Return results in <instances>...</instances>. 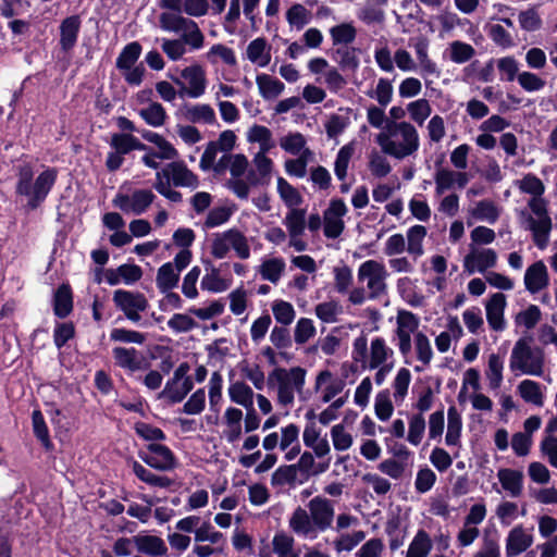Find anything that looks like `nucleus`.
<instances>
[{
    "label": "nucleus",
    "instance_id": "nucleus-4",
    "mask_svg": "<svg viewBox=\"0 0 557 557\" xmlns=\"http://www.w3.org/2000/svg\"><path fill=\"white\" fill-rule=\"evenodd\" d=\"M307 371L301 367L275 368L268 376L269 385L276 391V403L289 409L297 394H301L306 384Z\"/></svg>",
    "mask_w": 557,
    "mask_h": 557
},
{
    "label": "nucleus",
    "instance_id": "nucleus-25",
    "mask_svg": "<svg viewBox=\"0 0 557 557\" xmlns=\"http://www.w3.org/2000/svg\"><path fill=\"white\" fill-rule=\"evenodd\" d=\"M503 208L491 199H482L473 202L467 210L468 213V225L473 222H485L487 224H495Z\"/></svg>",
    "mask_w": 557,
    "mask_h": 557
},
{
    "label": "nucleus",
    "instance_id": "nucleus-29",
    "mask_svg": "<svg viewBox=\"0 0 557 557\" xmlns=\"http://www.w3.org/2000/svg\"><path fill=\"white\" fill-rule=\"evenodd\" d=\"M523 283L530 294H537L548 286L549 274L544 261H535L527 268Z\"/></svg>",
    "mask_w": 557,
    "mask_h": 557
},
{
    "label": "nucleus",
    "instance_id": "nucleus-42",
    "mask_svg": "<svg viewBox=\"0 0 557 557\" xmlns=\"http://www.w3.org/2000/svg\"><path fill=\"white\" fill-rule=\"evenodd\" d=\"M330 436L332 446L336 451H346L354 445V435L351 430L344 422L334 424L330 429Z\"/></svg>",
    "mask_w": 557,
    "mask_h": 557
},
{
    "label": "nucleus",
    "instance_id": "nucleus-8",
    "mask_svg": "<svg viewBox=\"0 0 557 557\" xmlns=\"http://www.w3.org/2000/svg\"><path fill=\"white\" fill-rule=\"evenodd\" d=\"M169 77L180 88L181 98L199 99L209 85L207 71L199 63L176 67L175 74H170Z\"/></svg>",
    "mask_w": 557,
    "mask_h": 557
},
{
    "label": "nucleus",
    "instance_id": "nucleus-62",
    "mask_svg": "<svg viewBox=\"0 0 557 557\" xmlns=\"http://www.w3.org/2000/svg\"><path fill=\"white\" fill-rule=\"evenodd\" d=\"M355 152V143H348L344 145L337 152L335 162H334V172L336 177L339 181H344L347 176V170L349 166V162Z\"/></svg>",
    "mask_w": 557,
    "mask_h": 557
},
{
    "label": "nucleus",
    "instance_id": "nucleus-59",
    "mask_svg": "<svg viewBox=\"0 0 557 557\" xmlns=\"http://www.w3.org/2000/svg\"><path fill=\"white\" fill-rule=\"evenodd\" d=\"M283 224L288 235H302L306 228V210L295 208L286 213Z\"/></svg>",
    "mask_w": 557,
    "mask_h": 557
},
{
    "label": "nucleus",
    "instance_id": "nucleus-56",
    "mask_svg": "<svg viewBox=\"0 0 557 557\" xmlns=\"http://www.w3.org/2000/svg\"><path fill=\"white\" fill-rule=\"evenodd\" d=\"M446 53L451 62L462 64L475 55V50L470 44L454 40L448 45Z\"/></svg>",
    "mask_w": 557,
    "mask_h": 557
},
{
    "label": "nucleus",
    "instance_id": "nucleus-23",
    "mask_svg": "<svg viewBox=\"0 0 557 557\" xmlns=\"http://www.w3.org/2000/svg\"><path fill=\"white\" fill-rule=\"evenodd\" d=\"M156 176L168 178L175 187L195 189L199 185L197 175L194 174L182 161L169 163L161 171H158Z\"/></svg>",
    "mask_w": 557,
    "mask_h": 557
},
{
    "label": "nucleus",
    "instance_id": "nucleus-28",
    "mask_svg": "<svg viewBox=\"0 0 557 557\" xmlns=\"http://www.w3.org/2000/svg\"><path fill=\"white\" fill-rule=\"evenodd\" d=\"M506 306L507 299L503 293L493 294L485 304L487 323L495 332H503L506 329Z\"/></svg>",
    "mask_w": 557,
    "mask_h": 557
},
{
    "label": "nucleus",
    "instance_id": "nucleus-40",
    "mask_svg": "<svg viewBox=\"0 0 557 557\" xmlns=\"http://www.w3.org/2000/svg\"><path fill=\"white\" fill-rule=\"evenodd\" d=\"M256 84L264 100L276 99L285 89V85L280 79L265 73L257 75Z\"/></svg>",
    "mask_w": 557,
    "mask_h": 557
},
{
    "label": "nucleus",
    "instance_id": "nucleus-61",
    "mask_svg": "<svg viewBox=\"0 0 557 557\" xmlns=\"http://www.w3.org/2000/svg\"><path fill=\"white\" fill-rule=\"evenodd\" d=\"M280 146L284 151L294 156H300L305 153V150H310L307 148L305 136L298 132L288 133L281 137Z\"/></svg>",
    "mask_w": 557,
    "mask_h": 557
},
{
    "label": "nucleus",
    "instance_id": "nucleus-3",
    "mask_svg": "<svg viewBox=\"0 0 557 557\" xmlns=\"http://www.w3.org/2000/svg\"><path fill=\"white\" fill-rule=\"evenodd\" d=\"M58 176V171L53 168L44 170L35 181L34 171L29 164L18 168L16 193L27 198V205L30 208H37L48 196L53 187Z\"/></svg>",
    "mask_w": 557,
    "mask_h": 557
},
{
    "label": "nucleus",
    "instance_id": "nucleus-31",
    "mask_svg": "<svg viewBox=\"0 0 557 557\" xmlns=\"http://www.w3.org/2000/svg\"><path fill=\"white\" fill-rule=\"evenodd\" d=\"M502 488L511 497H519L523 491V473L520 470L502 468L497 471Z\"/></svg>",
    "mask_w": 557,
    "mask_h": 557
},
{
    "label": "nucleus",
    "instance_id": "nucleus-13",
    "mask_svg": "<svg viewBox=\"0 0 557 557\" xmlns=\"http://www.w3.org/2000/svg\"><path fill=\"white\" fill-rule=\"evenodd\" d=\"M141 136L147 141L154 145V148L146 146V149H141V151H145V154L141 157V162L146 166L156 170L160 165L159 160H174L177 158V150L160 134L145 131Z\"/></svg>",
    "mask_w": 557,
    "mask_h": 557
},
{
    "label": "nucleus",
    "instance_id": "nucleus-10",
    "mask_svg": "<svg viewBox=\"0 0 557 557\" xmlns=\"http://www.w3.org/2000/svg\"><path fill=\"white\" fill-rule=\"evenodd\" d=\"M299 435V426L295 423H288L278 431L267 434L262 440V447L265 451H273L278 448L284 453L286 461H293L301 451Z\"/></svg>",
    "mask_w": 557,
    "mask_h": 557
},
{
    "label": "nucleus",
    "instance_id": "nucleus-43",
    "mask_svg": "<svg viewBox=\"0 0 557 557\" xmlns=\"http://www.w3.org/2000/svg\"><path fill=\"white\" fill-rule=\"evenodd\" d=\"M200 285L205 290L211 293H223L231 287L232 281L223 277L219 269L210 267L206 270V274L202 276Z\"/></svg>",
    "mask_w": 557,
    "mask_h": 557
},
{
    "label": "nucleus",
    "instance_id": "nucleus-7",
    "mask_svg": "<svg viewBox=\"0 0 557 557\" xmlns=\"http://www.w3.org/2000/svg\"><path fill=\"white\" fill-rule=\"evenodd\" d=\"M231 251L242 260L249 259L251 256L249 238L236 227L212 234L210 253L213 258L225 259Z\"/></svg>",
    "mask_w": 557,
    "mask_h": 557
},
{
    "label": "nucleus",
    "instance_id": "nucleus-50",
    "mask_svg": "<svg viewBox=\"0 0 557 557\" xmlns=\"http://www.w3.org/2000/svg\"><path fill=\"white\" fill-rule=\"evenodd\" d=\"M297 467L301 472L319 475L326 472L330 468V460L315 461V456L309 450L300 453L298 456Z\"/></svg>",
    "mask_w": 557,
    "mask_h": 557
},
{
    "label": "nucleus",
    "instance_id": "nucleus-27",
    "mask_svg": "<svg viewBox=\"0 0 557 557\" xmlns=\"http://www.w3.org/2000/svg\"><path fill=\"white\" fill-rule=\"evenodd\" d=\"M288 527L296 535L307 540H314L320 533L313 523L310 512L300 506L290 515Z\"/></svg>",
    "mask_w": 557,
    "mask_h": 557
},
{
    "label": "nucleus",
    "instance_id": "nucleus-1",
    "mask_svg": "<svg viewBox=\"0 0 557 557\" xmlns=\"http://www.w3.org/2000/svg\"><path fill=\"white\" fill-rule=\"evenodd\" d=\"M351 358L363 370L375 371L373 380L377 386L384 384L395 368V352L385 338L376 336L368 345V338L360 334L352 342Z\"/></svg>",
    "mask_w": 557,
    "mask_h": 557
},
{
    "label": "nucleus",
    "instance_id": "nucleus-46",
    "mask_svg": "<svg viewBox=\"0 0 557 557\" xmlns=\"http://www.w3.org/2000/svg\"><path fill=\"white\" fill-rule=\"evenodd\" d=\"M272 550L276 557H299L295 540L286 532H276L272 539Z\"/></svg>",
    "mask_w": 557,
    "mask_h": 557
},
{
    "label": "nucleus",
    "instance_id": "nucleus-21",
    "mask_svg": "<svg viewBox=\"0 0 557 557\" xmlns=\"http://www.w3.org/2000/svg\"><path fill=\"white\" fill-rule=\"evenodd\" d=\"M344 379L338 377L330 370H321L314 379L313 389L319 395L322 403H331L345 388Z\"/></svg>",
    "mask_w": 557,
    "mask_h": 557
},
{
    "label": "nucleus",
    "instance_id": "nucleus-55",
    "mask_svg": "<svg viewBox=\"0 0 557 557\" xmlns=\"http://www.w3.org/2000/svg\"><path fill=\"white\" fill-rule=\"evenodd\" d=\"M495 515L502 525L508 527L520 516H525V509L520 511L517 503L503 500L497 505Z\"/></svg>",
    "mask_w": 557,
    "mask_h": 557
},
{
    "label": "nucleus",
    "instance_id": "nucleus-44",
    "mask_svg": "<svg viewBox=\"0 0 557 557\" xmlns=\"http://www.w3.org/2000/svg\"><path fill=\"white\" fill-rule=\"evenodd\" d=\"M447 432L445 444L450 447H460V437L462 431V419L455 407H450L447 412Z\"/></svg>",
    "mask_w": 557,
    "mask_h": 557
},
{
    "label": "nucleus",
    "instance_id": "nucleus-53",
    "mask_svg": "<svg viewBox=\"0 0 557 557\" xmlns=\"http://www.w3.org/2000/svg\"><path fill=\"white\" fill-rule=\"evenodd\" d=\"M180 280V273L175 270L174 264L171 262L161 265L157 273V286L162 293L173 289Z\"/></svg>",
    "mask_w": 557,
    "mask_h": 557
},
{
    "label": "nucleus",
    "instance_id": "nucleus-5",
    "mask_svg": "<svg viewBox=\"0 0 557 557\" xmlns=\"http://www.w3.org/2000/svg\"><path fill=\"white\" fill-rule=\"evenodd\" d=\"M545 355L541 348L532 347L527 338H519L509 356V370L516 376H542L544 373Z\"/></svg>",
    "mask_w": 557,
    "mask_h": 557
},
{
    "label": "nucleus",
    "instance_id": "nucleus-17",
    "mask_svg": "<svg viewBox=\"0 0 557 557\" xmlns=\"http://www.w3.org/2000/svg\"><path fill=\"white\" fill-rule=\"evenodd\" d=\"M348 207L342 199H332L323 212V234L326 238H338L345 230L344 218Z\"/></svg>",
    "mask_w": 557,
    "mask_h": 557
},
{
    "label": "nucleus",
    "instance_id": "nucleus-15",
    "mask_svg": "<svg viewBox=\"0 0 557 557\" xmlns=\"http://www.w3.org/2000/svg\"><path fill=\"white\" fill-rule=\"evenodd\" d=\"M189 364L186 362L181 363L174 371L172 379H170L163 391L160 393L161 398H166L171 403H180L193 389V380L188 375Z\"/></svg>",
    "mask_w": 557,
    "mask_h": 557
},
{
    "label": "nucleus",
    "instance_id": "nucleus-9",
    "mask_svg": "<svg viewBox=\"0 0 557 557\" xmlns=\"http://www.w3.org/2000/svg\"><path fill=\"white\" fill-rule=\"evenodd\" d=\"M160 27L170 33L180 34L188 42L190 50H199L205 45V36L198 24L180 12H162Z\"/></svg>",
    "mask_w": 557,
    "mask_h": 557
},
{
    "label": "nucleus",
    "instance_id": "nucleus-26",
    "mask_svg": "<svg viewBox=\"0 0 557 557\" xmlns=\"http://www.w3.org/2000/svg\"><path fill=\"white\" fill-rule=\"evenodd\" d=\"M307 507L314 525H317L320 532L327 530L332 525L334 507L327 498L315 496L309 500Z\"/></svg>",
    "mask_w": 557,
    "mask_h": 557
},
{
    "label": "nucleus",
    "instance_id": "nucleus-34",
    "mask_svg": "<svg viewBox=\"0 0 557 557\" xmlns=\"http://www.w3.org/2000/svg\"><path fill=\"white\" fill-rule=\"evenodd\" d=\"M544 391L539 382L524 379L517 385V392L519 396L528 404L534 405L536 407H542L544 405Z\"/></svg>",
    "mask_w": 557,
    "mask_h": 557
},
{
    "label": "nucleus",
    "instance_id": "nucleus-37",
    "mask_svg": "<svg viewBox=\"0 0 557 557\" xmlns=\"http://www.w3.org/2000/svg\"><path fill=\"white\" fill-rule=\"evenodd\" d=\"M227 395L232 403L245 409L253 407L255 393L252 388L243 381H235L228 385Z\"/></svg>",
    "mask_w": 557,
    "mask_h": 557
},
{
    "label": "nucleus",
    "instance_id": "nucleus-11",
    "mask_svg": "<svg viewBox=\"0 0 557 557\" xmlns=\"http://www.w3.org/2000/svg\"><path fill=\"white\" fill-rule=\"evenodd\" d=\"M357 276L358 281L366 285L369 298H379L386 293L388 272L383 262L374 259L362 262Z\"/></svg>",
    "mask_w": 557,
    "mask_h": 557
},
{
    "label": "nucleus",
    "instance_id": "nucleus-38",
    "mask_svg": "<svg viewBox=\"0 0 557 557\" xmlns=\"http://www.w3.org/2000/svg\"><path fill=\"white\" fill-rule=\"evenodd\" d=\"M81 28V18L72 15L62 21L60 25V45L65 51L72 49L76 41Z\"/></svg>",
    "mask_w": 557,
    "mask_h": 557
},
{
    "label": "nucleus",
    "instance_id": "nucleus-57",
    "mask_svg": "<svg viewBox=\"0 0 557 557\" xmlns=\"http://www.w3.org/2000/svg\"><path fill=\"white\" fill-rule=\"evenodd\" d=\"M411 372L407 368L398 369L393 383V397L395 403L401 404L408 395L409 386L411 383Z\"/></svg>",
    "mask_w": 557,
    "mask_h": 557
},
{
    "label": "nucleus",
    "instance_id": "nucleus-39",
    "mask_svg": "<svg viewBox=\"0 0 557 557\" xmlns=\"http://www.w3.org/2000/svg\"><path fill=\"white\" fill-rule=\"evenodd\" d=\"M428 231L423 225H413L406 232V246L407 252L417 260L424 253L423 242L426 237Z\"/></svg>",
    "mask_w": 557,
    "mask_h": 557
},
{
    "label": "nucleus",
    "instance_id": "nucleus-20",
    "mask_svg": "<svg viewBox=\"0 0 557 557\" xmlns=\"http://www.w3.org/2000/svg\"><path fill=\"white\" fill-rule=\"evenodd\" d=\"M243 420L242 409L234 406L226 407L220 422L221 438L231 445L239 442L244 434Z\"/></svg>",
    "mask_w": 557,
    "mask_h": 557
},
{
    "label": "nucleus",
    "instance_id": "nucleus-58",
    "mask_svg": "<svg viewBox=\"0 0 557 557\" xmlns=\"http://www.w3.org/2000/svg\"><path fill=\"white\" fill-rule=\"evenodd\" d=\"M406 111L409 115V119L413 123L421 126L431 116L432 107L429 100L420 98L409 102L406 106Z\"/></svg>",
    "mask_w": 557,
    "mask_h": 557
},
{
    "label": "nucleus",
    "instance_id": "nucleus-51",
    "mask_svg": "<svg viewBox=\"0 0 557 557\" xmlns=\"http://www.w3.org/2000/svg\"><path fill=\"white\" fill-rule=\"evenodd\" d=\"M350 113L349 109H339L337 113L332 114L327 119L324 126L330 138L339 136L349 126L351 122Z\"/></svg>",
    "mask_w": 557,
    "mask_h": 557
},
{
    "label": "nucleus",
    "instance_id": "nucleus-22",
    "mask_svg": "<svg viewBox=\"0 0 557 557\" xmlns=\"http://www.w3.org/2000/svg\"><path fill=\"white\" fill-rule=\"evenodd\" d=\"M141 459L151 468L159 471H169L176 467L173 451L162 443H150L147 450L140 454Z\"/></svg>",
    "mask_w": 557,
    "mask_h": 557
},
{
    "label": "nucleus",
    "instance_id": "nucleus-36",
    "mask_svg": "<svg viewBox=\"0 0 557 557\" xmlns=\"http://www.w3.org/2000/svg\"><path fill=\"white\" fill-rule=\"evenodd\" d=\"M505 361L504 357L498 354H491L487 359L485 369V379L491 389H498L504 381Z\"/></svg>",
    "mask_w": 557,
    "mask_h": 557
},
{
    "label": "nucleus",
    "instance_id": "nucleus-41",
    "mask_svg": "<svg viewBox=\"0 0 557 557\" xmlns=\"http://www.w3.org/2000/svg\"><path fill=\"white\" fill-rule=\"evenodd\" d=\"M417 64L421 74L433 75L437 74V65L429 55V41L425 38H418L413 44Z\"/></svg>",
    "mask_w": 557,
    "mask_h": 557
},
{
    "label": "nucleus",
    "instance_id": "nucleus-30",
    "mask_svg": "<svg viewBox=\"0 0 557 557\" xmlns=\"http://www.w3.org/2000/svg\"><path fill=\"white\" fill-rule=\"evenodd\" d=\"M112 355L115 364L129 374L145 369V359L135 348L115 347Z\"/></svg>",
    "mask_w": 557,
    "mask_h": 557
},
{
    "label": "nucleus",
    "instance_id": "nucleus-63",
    "mask_svg": "<svg viewBox=\"0 0 557 557\" xmlns=\"http://www.w3.org/2000/svg\"><path fill=\"white\" fill-rule=\"evenodd\" d=\"M206 58L211 64H215L218 61H221L226 65L234 66L237 63L234 50L222 44L213 45L206 53Z\"/></svg>",
    "mask_w": 557,
    "mask_h": 557
},
{
    "label": "nucleus",
    "instance_id": "nucleus-35",
    "mask_svg": "<svg viewBox=\"0 0 557 557\" xmlns=\"http://www.w3.org/2000/svg\"><path fill=\"white\" fill-rule=\"evenodd\" d=\"M246 139L250 144H258V152H269L275 147L271 129L263 125L253 124L250 126L247 129Z\"/></svg>",
    "mask_w": 557,
    "mask_h": 557
},
{
    "label": "nucleus",
    "instance_id": "nucleus-14",
    "mask_svg": "<svg viewBox=\"0 0 557 557\" xmlns=\"http://www.w3.org/2000/svg\"><path fill=\"white\" fill-rule=\"evenodd\" d=\"M498 261L497 252L492 248L481 246H469V251L463 258L462 268L469 275L474 273H487L496 267Z\"/></svg>",
    "mask_w": 557,
    "mask_h": 557
},
{
    "label": "nucleus",
    "instance_id": "nucleus-52",
    "mask_svg": "<svg viewBox=\"0 0 557 557\" xmlns=\"http://www.w3.org/2000/svg\"><path fill=\"white\" fill-rule=\"evenodd\" d=\"M138 115L150 126L160 127L166 120V112L163 106L157 101L149 102L139 109Z\"/></svg>",
    "mask_w": 557,
    "mask_h": 557
},
{
    "label": "nucleus",
    "instance_id": "nucleus-19",
    "mask_svg": "<svg viewBox=\"0 0 557 557\" xmlns=\"http://www.w3.org/2000/svg\"><path fill=\"white\" fill-rule=\"evenodd\" d=\"M471 180L466 171H456L447 166H436L434 173L435 195L442 196L455 188H465Z\"/></svg>",
    "mask_w": 557,
    "mask_h": 557
},
{
    "label": "nucleus",
    "instance_id": "nucleus-33",
    "mask_svg": "<svg viewBox=\"0 0 557 557\" xmlns=\"http://www.w3.org/2000/svg\"><path fill=\"white\" fill-rule=\"evenodd\" d=\"M246 57L257 66L265 67L271 61V46L264 38H256L248 44Z\"/></svg>",
    "mask_w": 557,
    "mask_h": 557
},
{
    "label": "nucleus",
    "instance_id": "nucleus-24",
    "mask_svg": "<svg viewBox=\"0 0 557 557\" xmlns=\"http://www.w3.org/2000/svg\"><path fill=\"white\" fill-rule=\"evenodd\" d=\"M534 542L532 529L522 524L515 525L505 540V552L507 557H516L529 549Z\"/></svg>",
    "mask_w": 557,
    "mask_h": 557
},
{
    "label": "nucleus",
    "instance_id": "nucleus-54",
    "mask_svg": "<svg viewBox=\"0 0 557 557\" xmlns=\"http://www.w3.org/2000/svg\"><path fill=\"white\" fill-rule=\"evenodd\" d=\"M432 546L430 535L424 530H419L408 546L406 557H428Z\"/></svg>",
    "mask_w": 557,
    "mask_h": 557
},
{
    "label": "nucleus",
    "instance_id": "nucleus-45",
    "mask_svg": "<svg viewBox=\"0 0 557 557\" xmlns=\"http://www.w3.org/2000/svg\"><path fill=\"white\" fill-rule=\"evenodd\" d=\"M185 117L191 123L214 124L216 116L213 108L208 103H196L185 108Z\"/></svg>",
    "mask_w": 557,
    "mask_h": 557
},
{
    "label": "nucleus",
    "instance_id": "nucleus-6",
    "mask_svg": "<svg viewBox=\"0 0 557 557\" xmlns=\"http://www.w3.org/2000/svg\"><path fill=\"white\" fill-rule=\"evenodd\" d=\"M524 227L532 234L534 245L544 250L549 244L553 221L547 210V202L543 198H531L528 210L522 212Z\"/></svg>",
    "mask_w": 557,
    "mask_h": 557
},
{
    "label": "nucleus",
    "instance_id": "nucleus-32",
    "mask_svg": "<svg viewBox=\"0 0 557 557\" xmlns=\"http://www.w3.org/2000/svg\"><path fill=\"white\" fill-rule=\"evenodd\" d=\"M135 544H137V552L139 554L149 557H163L168 553L164 541L157 535L139 533L136 535Z\"/></svg>",
    "mask_w": 557,
    "mask_h": 557
},
{
    "label": "nucleus",
    "instance_id": "nucleus-49",
    "mask_svg": "<svg viewBox=\"0 0 557 557\" xmlns=\"http://www.w3.org/2000/svg\"><path fill=\"white\" fill-rule=\"evenodd\" d=\"M110 146L115 151L126 154L133 150L146 149V145L138 138L126 133H114L111 135Z\"/></svg>",
    "mask_w": 557,
    "mask_h": 557
},
{
    "label": "nucleus",
    "instance_id": "nucleus-60",
    "mask_svg": "<svg viewBox=\"0 0 557 557\" xmlns=\"http://www.w3.org/2000/svg\"><path fill=\"white\" fill-rule=\"evenodd\" d=\"M425 433V419L421 413H413L408 418L407 442L412 446H419Z\"/></svg>",
    "mask_w": 557,
    "mask_h": 557
},
{
    "label": "nucleus",
    "instance_id": "nucleus-2",
    "mask_svg": "<svg viewBox=\"0 0 557 557\" xmlns=\"http://www.w3.org/2000/svg\"><path fill=\"white\" fill-rule=\"evenodd\" d=\"M375 141L383 153L398 160L414 156L420 148L419 132L407 121L388 122L375 136Z\"/></svg>",
    "mask_w": 557,
    "mask_h": 557
},
{
    "label": "nucleus",
    "instance_id": "nucleus-12",
    "mask_svg": "<svg viewBox=\"0 0 557 557\" xmlns=\"http://www.w3.org/2000/svg\"><path fill=\"white\" fill-rule=\"evenodd\" d=\"M156 195L147 188L120 190L112 199V205L126 214H144L153 203Z\"/></svg>",
    "mask_w": 557,
    "mask_h": 557
},
{
    "label": "nucleus",
    "instance_id": "nucleus-48",
    "mask_svg": "<svg viewBox=\"0 0 557 557\" xmlns=\"http://www.w3.org/2000/svg\"><path fill=\"white\" fill-rule=\"evenodd\" d=\"M290 29L301 30L311 22L312 13L301 3H294L285 14Z\"/></svg>",
    "mask_w": 557,
    "mask_h": 557
},
{
    "label": "nucleus",
    "instance_id": "nucleus-47",
    "mask_svg": "<svg viewBox=\"0 0 557 557\" xmlns=\"http://www.w3.org/2000/svg\"><path fill=\"white\" fill-rule=\"evenodd\" d=\"M285 268L284 259L278 257L268 258L261 262L259 273L263 280L276 284L281 280Z\"/></svg>",
    "mask_w": 557,
    "mask_h": 557
},
{
    "label": "nucleus",
    "instance_id": "nucleus-18",
    "mask_svg": "<svg viewBox=\"0 0 557 557\" xmlns=\"http://www.w3.org/2000/svg\"><path fill=\"white\" fill-rule=\"evenodd\" d=\"M113 301L132 322H138L140 320V312L145 311L148 307V300L143 294L124 289H116L114 292Z\"/></svg>",
    "mask_w": 557,
    "mask_h": 557
},
{
    "label": "nucleus",
    "instance_id": "nucleus-64",
    "mask_svg": "<svg viewBox=\"0 0 557 557\" xmlns=\"http://www.w3.org/2000/svg\"><path fill=\"white\" fill-rule=\"evenodd\" d=\"M188 42L181 36L180 39H161L162 51L171 61L181 60L187 52Z\"/></svg>",
    "mask_w": 557,
    "mask_h": 557
},
{
    "label": "nucleus",
    "instance_id": "nucleus-16",
    "mask_svg": "<svg viewBox=\"0 0 557 557\" xmlns=\"http://www.w3.org/2000/svg\"><path fill=\"white\" fill-rule=\"evenodd\" d=\"M419 318L410 311L399 310L396 315L395 335L397 338V347L403 356H407L411 351V337L418 333Z\"/></svg>",
    "mask_w": 557,
    "mask_h": 557
}]
</instances>
